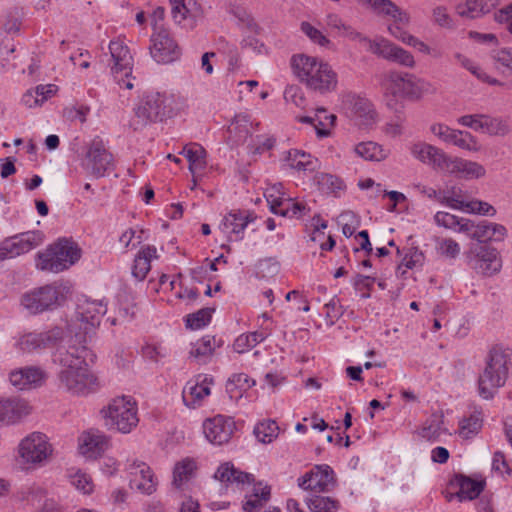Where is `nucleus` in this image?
Instances as JSON below:
<instances>
[{
	"label": "nucleus",
	"instance_id": "29",
	"mask_svg": "<svg viewBox=\"0 0 512 512\" xmlns=\"http://www.w3.org/2000/svg\"><path fill=\"white\" fill-rule=\"evenodd\" d=\"M250 221L252 218L247 212L233 210L224 216L219 227L230 240L238 241L243 239L244 230Z\"/></svg>",
	"mask_w": 512,
	"mask_h": 512
},
{
	"label": "nucleus",
	"instance_id": "61",
	"mask_svg": "<svg viewBox=\"0 0 512 512\" xmlns=\"http://www.w3.org/2000/svg\"><path fill=\"white\" fill-rule=\"evenodd\" d=\"M284 99L287 103H292L301 109H304L307 104L304 93L298 86L287 87L284 91Z\"/></svg>",
	"mask_w": 512,
	"mask_h": 512
},
{
	"label": "nucleus",
	"instance_id": "42",
	"mask_svg": "<svg viewBox=\"0 0 512 512\" xmlns=\"http://www.w3.org/2000/svg\"><path fill=\"white\" fill-rule=\"evenodd\" d=\"M268 335L269 333L263 330L241 334L235 339L233 348L239 354L245 353L263 342Z\"/></svg>",
	"mask_w": 512,
	"mask_h": 512
},
{
	"label": "nucleus",
	"instance_id": "11",
	"mask_svg": "<svg viewBox=\"0 0 512 512\" xmlns=\"http://www.w3.org/2000/svg\"><path fill=\"white\" fill-rule=\"evenodd\" d=\"M82 169L93 178H102L113 172L115 160L104 141L95 137L87 146L80 163Z\"/></svg>",
	"mask_w": 512,
	"mask_h": 512
},
{
	"label": "nucleus",
	"instance_id": "62",
	"mask_svg": "<svg viewBox=\"0 0 512 512\" xmlns=\"http://www.w3.org/2000/svg\"><path fill=\"white\" fill-rule=\"evenodd\" d=\"M466 207V213L484 216H494L496 214V209L492 205L481 200L468 201Z\"/></svg>",
	"mask_w": 512,
	"mask_h": 512
},
{
	"label": "nucleus",
	"instance_id": "17",
	"mask_svg": "<svg viewBox=\"0 0 512 512\" xmlns=\"http://www.w3.org/2000/svg\"><path fill=\"white\" fill-rule=\"evenodd\" d=\"M298 486L303 490L314 492H329L335 485V473L327 464L315 465L312 469L299 477Z\"/></svg>",
	"mask_w": 512,
	"mask_h": 512
},
{
	"label": "nucleus",
	"instance_id": "36",
	"mask_svg": "<svg viewBox=\"0 0 512 512\" xmlns=\"http://www.w3.org/2000/svg\"><path fill=\"white\" fill-rule=\"evenodd\" d=\"M491 222L481 221L475 223L472 220L467 219L461 226V232L467 234V236L473 240L478 241L477 244H485L491 239Z\"/></svg>",
	"mask_w": 512,
	"mask_h": 512
},
{
	"label": "nucleus",
	"instance_id": "50",
	"mask_svg": "<svg viewBox=\"0 0 512 512\" xmlns=\"http://www.w3.org/2000/svg\"><path fill=\"white\" fill-rule=\"evenodd\" d=\"M314 182L320 190L326 193L343 189V181L339 177L328 173L317 172L314 176Z\"/></svg>",
	"mask_w": 512,
	"mask_h": 512
},
{
	"label": "nucleus",
	"instance_id": "28",
	"mask_svg": "<svg viewBox=\"0 0 512 512\" xmlns=\"http://www.w3.org/2000/svg\"><path fill=\"white\" fill-rule=\"evenodd\" d=\"M449 485L458 490L455 493L447 495L448 501H452L454 497H457L459 501L473 500L477 498L484 489V483L482 481H476L464 475H456L450 481Z\"/></svg>",
	"mask_w": 512,
	"mask_h": 512
},
{
	"label": "nucleus",
	"instance_id": "38",
	"mask_svg": "<svg viewBox=\"0 0 512 512\" xmlns=\"http://www.w3.org/2000/svg\"><path fill=\"white\" fill-rule=\"evenodd\" d=\"M325 24L328 29L335 32L338 36L346 37L352 41L361 38L360 32L347 24L338 14H328L325 18Z\"/></svg>",
	"mask_w": 512,
	"mask_h": 512
},
{
	"label": "nucleus",
	"instance_id": "59",
	"mask_svg": "<svg viewBox=\"0 0 512 512\" xmlns=\"http://www.w3.org/2000/svg\"><path fill=\"white\" fill-rule=\"evenodd\" d=\"M325 320L327 325L333 326L344 313L343 306L337 297H333L328 303L324 305Z\"/></svg>",
	"mask_w": 512,
	"mask_h": 512
},
{
	"label": "nucleus",
	"instance_id": "54",
	"mask_svg": "<svg viewBox=\"0 0 512 512\" xmlns=\"http://www.w3.org/2000/svg\"><path fill=\"white\" fill-rule=\"evenodd\" d=\"M361 5H367L377 15L390 17L392 13L397 12V5L391 0H355Z\"/></svg>",
	"mask_w": 512,
	"mask_h": 512
},
{
	"label": "nucleus",
	"instance_id": "1",
	"mask_svg": "<svg viewBox=\"0 0 512 512\" xmlns=\"http://www.w3.org/2000/svg\"><path fill=\"white\" fill-rule=\"evenodd\" d=\"M90 354L85 346L57 348L53 352L52 361L59 366L57 379L60 389L76 396H86L96 390L97 377L87 363Z\"/></svg>",
	"mask_w": 512,
	"mask_h": 512
},
{
	"label": "nucleus",
	"instance_id": "34",
	"mask_svg": "<svg viewBox=\"0 0 512 512\" xmlns=\"http://www.w3.org/2000/svg\"><path fill=\"white\" fill-rule=\"evenodd\" d=\"M286 161L292 169L309 173L317 172L321 165L316 157L300 150L288 151Z\"/></svg>",
	"mask_w": 512,
	"mask_h": 512
},
{
	"label": "nucleus",
	"instance_id": "14",
	"mask_svg": "<svg viewBox=\"0 0 512 512\" xmlns=\"http://www.w3.org/2000/svg\"><path fill=\"white\" fill-rule=\"evenodd\" d=\"M465 257L467 265L484 276L494 275L502 267L497 249L487 244H472L465 253Z\"/></svg>",
	"mask_w": 512,
	"mask_h": 512
},
{
	"label": "nucleus",
	"instance_id": "15",
	"mask_svg": "<svg viewBox=\"0 0 512 512\" xmlns=\"http://www.w3.org/2000/svg\"><path fill=\"white\" fill-rule=\"evenodd\" d=\"M44 241L41 231H27L6 238L0 243V261L26 254Z\"/></svg>",
	"mask_w": 512,
	"mask_h": 512
},
{
	"label": "nucleus",
	"instance_id": "45",
	"mask_svg": "<svg viewBox=\"0 0 512 512\" xmlns=\"http://www.w3.org/2000/svg\"><path fill=\"white\" fill-rule=\"evenodd\" d=\"M305 502L312 512H336L340 508V502L330 496L314 495Z\"/></svg>",
	"mask_w": 512,
	"mask_h": 512
},
{
	"label": "nucleus",
	"instance_id": "19",
	"mask_svg": "<svg viewBox=\"0 0 512 512\" xmlns=\"http://www.w3.org/2000/svg\"><path fill=\"white\" fill-rule=\"evenodd\" d=\"M213 382V378L207 374H198L190 379L182 391L184 404L193 409L200 407L210 395Z\"/></svg>",
	"mask_w": 512,
	"mask_h": 512
},
{
	"label": "nucleus",
	"instance_id": "47",
	"mask_svg": "<svg viewBox=\"0 0 512 512\" xmlns=\"http://www.w3.org/2000/svg\"><path fill=\"white\" fill-rule=\"evenodd\" d=\"M215 348V339L209 335L202 337L196 341L190 350V356L200 362L206 361L210 357Z\"/></svg>",
	"mask_w": 512,
	"mask_h": 512
},
{
	"label": "nucleus",
	"instance_id": "35",
	"mask_svg": "<svg viewBox=\"0 0 512 512\" xmlns=\"http://www.w3.org/2000/svg\"><path fill=\"white\" fill-rule=\"evenodd\" d=\"M153 258H157V250L154 246L147 245L138 252L132 267V275L135 279L142 281L146 278Z\"/></svg>",
	"mask_w": 512,
	"mask_h": 512
},
{
	"label": "nucleus",
	"instance_id": "37",
	"mask_svg": "<svg viewBox=\"0 0 512 512\" xmlns=\"http://www.w3.org/2000/svg\"><path fill=\"white\" fill-rule=\"evenodd\" d=\"M335 120L336 116L333 114H328L324 108L317 110L315 118L309 116L299 118V121L302 123L313 124L319 137H326L329 135V128L334 125Z\"/></svg>",
	"mask_w": 512,
	"mask_h": 512
},
{
	"label": "nucleus",
	"instance_id": "40",
	"mask_svg": "<svg viewBox=\"0 0 512 512\" xmlns=\"http://www.w3.org/2000/svg\"><path fill=\"white\" fill-rule=\"evenodd\" d=\"M355 153L368 161H382L389 155V150L383 148L381 145L368 141L357 144L354 148Z\"/></svg>",
	"mask_w": 512,
	"mask_h": 512
},
{
	"label": "nucleus",
	"instance_id": "10",
	"mask_svg": "<svg viewBox=\"0 0 512 512\" xmlns=\"http://www.w3.org/2000/svg\"><path fill=\"white\" fill-rule=\"evenodd\" d=\"M64 332L60 327H52L46 330H34L19 335L14 347L22 354H42L48 349L60 348Z\"/></svg>",
	"mask_w": 512,
	"mask_h": 512
},
{
	"label": "nucleus",
	"instance_id": "56",
	"mask_svg": "<svg viewBox=\"0 0 512 512\" xmlns=\"http://www.w3.org/2000/svg\"><path fill=\"white\" fill-rule=\"evenodd\" d=\"M434 220L438 226L461 232V226L467 219L459 218L448 212L439 211L435 214Z\"/></svg>",
	"mask_w": 512,
	"mask_h": 512
},
{
	"label": "nucleus",
	"instance_id": "16",
	"mask_svg": "<svg viewBox=\"0 0 512 512\" xmlns=\"http://www.w3.org/2000/svg\"><path fill=\"white\" fill-rule=\"evenodd\" d=\"M150 42V55L158 64H170L181 56L178 44L164 29L153 33Z\"/></svg>",
	"mask_w": 512,
	"mask_h": 512
},
{
	"label": "nucleus",
	"instance_id": "51",
	"mask_svg": "<svg viewBox=\"0 0 512 512\" xmlns=\"http://www.w3.org/2000/svg\"><path fill=\"white\" fill-rule=\"evenodd\" d=\"M508 131L509 127L506 121L499 117H492L490 115L484 114L482 133L495 136H503L507 134Z\"/></svg>",
	"mask_w": 512,
	"mask_h": 512
},
{
	"label": "nucleus",
	"instance_id": "41",
	"mask_svg": "<svg viewBox=\"0 0 512 512\" xmlns=\"http://www.w3.org/2000/svg\"><path fill=\"white\" fill-rule=\"evenodd\" d=\"M483 426V417L481 412L474 411L468 417L459 421L458 434L463 439H470L477 435Z\"/></svg>",
	"mask_w": 512,
	"mask_h": 512
},
{
	"label": "nucleus",
	"instance_id": "2",
	"mask_svg": "<svg viewBox=\"0 0 512 512\" xmlns=\"http://www.w3.org/2000/svg\"><path fill=\"white\" fill-rule=\"evenodd\" d=\"M291 66L297 79L307 89L320 94L336 90L338 75L332 66L323 59L298 54L291 58Z\"/></svg>",
	"mask_w": 512,
	"mask_h": 512
},
{
	"label": "nucleus",
	"instance_id": "64",
	"mask_svg": "<svg viewBox=\"0 0 512 512\" xmlns=\"http://www.w3.org/2000/svg\"><path fill=\"white\" fill-rule=\"evenodd\" d=\"M301 30L305 33L314 43L319 44L320 46H327L330 41L329 39L323 35V33L317 28L313 27L308 22H303L301 24Z\"/></svg>",
	"mask_w": 512,
	"mask_h": 512
},
{
	"label": "nucleus",
	"instance_id": "32",
	"mask_svg": "<svg viewBox=\"0 0 512 512\" xmlns=\"http://www.w3.org/2000/svg\"><path fill=\"white\" fill-rule=\"evenodd\" d=\"M189 162V170L194 178L201 176L207 166L206 151L196 143L186 145L180 152Z\"/></svg>",
	"mask_w": 512,
	"mask_h": 512
},
{
	"label": "nucleus",
	"instance_id": "63",
	"mask_svg": "<svg viewBox=\"0 0 512 512\" xmlns=\"http://www.w3.org/2000/svg\"><path fill=\"white\" fill-rule=\"evenodd\" d=\"M457 13L462 17L478 18L483 15L477 0H467L457 6Z\"/></svg>",
	"mask_w": 512,
	"mask_h": 512
},
{
	"label": "nucleus",
	"instance_id": "24",
	"mask_svg": "<svg viewBox=\"0 0 512 512\" xmlns=\"http://www.w3.org/2000/svg\"><path fill=\"white\" fill-rule=\"evenodd\" d=\"M214 478L221 482L226 489L242 490L254 481V476L234 467L229 462L222 463L216 470Z\"/></svg>",
	"mask_w": 512,
	"mask_h": 512
},
{
	"label": "nucleus",
	"instance_id": "13",
	"mask_svg": "<svg viewBox=\"0 0 512 512\" xmlns=\"http://www.w3.org/2000/svg\"><path fill=\"white\" fill-rule=\"evenodd\" d=\"M109 51L113 61L111 73L114 81L120 88L131 90L135 77L132 76L133 57L129 48L122 41L112 40L109 43Z\"/></svg>",
	"mask_w": 512,
	"mask_h": 512
},
{
	"label": "nucleus",
	"instance_id": "23",
	"mask_svg": "<svg viewBox=\"0 0 512 512\" xmlns=\"http://www.w3.org/2000/svg\"><path fill=\"white\" fill-rule=\"evenodd\" d=\"M9 382L18 390H28L44 384L47 373L38 366L16 368L9 373Z\"/></svg>",
	"mask_w": 512,
	"mask_h": 512
},
{
	"label": "nucleus",
	"instance_id": "30",
	"mask_svg": "<svg viewBox=\"0 0 512 512\" xmlns=\"http://www.w3.org/2000/svg\"><path fill=\"white\" fill-rule=\"evenodd\" d=\"M259 132V123H253L250 116L238 114L228 127L231 141L237 145L247 144L250 135Z\"/></svg>",
	"mask_w": 512,
	"mask_h": 512
},
{
	"label": "nucleus",
	"instance_id": "27",
	"mask_svg": "<svg viewBox=\"0 0 512 512\" xmlns=\"http://www.w3.org/2000/svg\"><path fill=\"white\" fill-rule=\"evenodd\" d=\"M32 411L30 404L21 398L0 400V422L15 424L27 417Z\"/></svg>",
	"mask_w": 512,
	"mask_h": 512
},
{
	"label": "nucleus",
	"instance_id": "20",
	"mask_svg": "<svg viewBox=\"0 0 512 512\" xmlns=\"http://www.w3.org/2000/svg\"><path fill=\"white\" fill-rule=\"evenodd\" d=\"M127 470L131 476L132 488L146 495H151L156 491L158 481L148 464L134 459L127 464Z\"/></svg>",
	"mask_w": 512,
	"mask_h": 512
},
{
	"label": "nucleus",
	"instance_id": "21",
	"mask_svg": "<svg viewBox=\"0 0 512 512\" xmlns=\"http://www.w3.org/2000/svg\"><path fill=\"white\" fill-rule=\"evenodd\" d=\"M430 132L446 144L468 151L477 150V142L474 136L467 131L452 129L443 123H434L430 126Z\"/></svg>",
	"mask_w": 512,
	"mask_h": 512
},
{
	"label": "nucleus",
	"instance_id": "3",
	"mask_svg": "<svg viewBox=\"0 0 512 512\" xmlns=\"http://www.w3.org/2000/svg\"><path fill=\"white\" fill-rule=\"evenodd\" d=\"M512 370V350L494 345L488 351L478 376V392L483 399H492L503 387Z\"/></svg>",
	"mask_w": 512,
	"mask_h": 512
},
{
	"label": "nucleus",
	"instance_id": "22",
	"mask_svg": "<svg viewBox=\"0 0 512 512\" xmlns=\"http://www.w3.org/2000/svg\"><path fill=\"white\" fill-rule=\"evenodd\" d=\"M235 423L232 418L217 415L203 423V432L206 439L215 445L227 443L234 431Z\"/></svg>",
	"mask_w": 512,
	"mask_h": 512
},
{
	"label": "nucleus",
	"instance_id": "5",
	"mask_svg": "<svg viewBox=\"0 0 512 512\" xmlns=\"http://www.w3.org/2000/svg\"><path fill=\"white\" fill-rule=\"evenodd\" d=\"M80 256V249L74 242L62 239L36 254L35 267L40 271L59 273L74 265Z\"/></svg>",
	"mask_w": 512,
	"mask_h": 512
},
{
	"label": "nucleus",
	"instance_id": "39",
	"mask_svg": "<svg viewBox=\"0 0 512 512\" xmlns=\"http://www.w3.org/2000/svg\"><path fill=\"white\" fill-rule=\"evenodd\" d=\"M445 432L446 429L444 428L443 416L433 414L423 424L419 431V435L427 441L436 442Z\"/></svg>",
	"mask_w": 512,
	"mask_h": 512
},
{
	"label": "nucleus",
	"instance_id": "8",
	"mask_svg": "<svg viewBox=\"0 0 512 512\" xmlns=\"http://www.w3.org/2000/svg\"><path fill=\"white\" fill-rule=\"evenodd\" d=\"M53 445L42 432H31L18 444L17 452L22 464L38 468L46 465L53 456Z\"/></svg>",
	"mask_w": 512,
	"mask_h": 512
},
{
	"label": "nucleus",
	"instance_id": "31",
	"mask_svg": "<svg viewBox=\"0 0 512 512\" xmlns=\"http://www.w3.org/2000/svg\"><path fill=\"white\" fill-rule=\"evenodd\" d=\"M444 172L465 179H478L485 175L486 170L481 164L461 158L448 157Z\"/></svg>",
	"mask_w": 512,
	"mask_h": 512
},
{
	"label": "nucleus",
	"instance_id": "52",
	"mask_svg": "<svg viewBox=\"0 0 512 512\" xmlns=\"http://www.w3.org/2000/svg\"><path fill=\"white\" fill-rule=\"evenodd\" d=\"M282 185H275L268 189L265 193V198L269 204L272 213L280 215L284 207L285 201L288 199L284 193L280 191Z\"/></svg>",
	"mask_w": 512,
	"mask_h": 512
},
{
	"label": "nucleus",
	"instance_id": "33",
	"mask_svg": "<svg viewBox=\"0 0 512 512\" xmlns=\"http://www.w3.org/2000/svg\"><path fill=\"white\" fill-rule=\"evenodd\" d=\"M270 497V486L258 482L253 486L252 494L245 496L242 509L244 512H259L270 500Z\"/></svg>",
	"mask_w": 512,
	"mask_h": 512
},
{
	"label": "nucleus",
	"instance_id": "48",
	"mask_svg": "<svg viewBox=\"0 0 512 512\" xmlns=\"http://www.w3.org/2000/svg\"><path fill=\"white\" fill-rule=\"evenodd\" d=\"M275 139L268 134L253 133L247 143V150L250 154H262L273 148Z\"/></svg>",
	"mask_w": 512,
	"mask_h": 512
},
{
	"label": "nucleus",
	"instance_id": "49",
	"mask_svg": "<svg viewBox=\"0 0 512 512\" xmlns=\"http://www.w3.org/2000/svg\"><path fill=\"white\" fill-rule=\"evenodd\" d=\"M256 438L262 443H271L279 434V427L274 420H265L254 428Z\"/></svg>",
	"mask_w": 512,
	"mask_h": 512
},
{
	"label": "nucleus",
	"instance_id": "9",
	"mask_svg": "<svg viewBox=\"0 0 512 512\" xmlns=\"http://www.w3.org/2000/svg\"><path fill=\"white\" fill-rule=\"evenodd\" d=\"M65 300V287L48 284L34 288L21 297V305L30 314L37 315L57 308Z\"/></svg>",
	"mask_w": 512,
	"mask_h": 512
},
{
	"label": "nucleus",
	"instance_id": "6",
	"mask_svg": "<svg viewBox=\"0 0 512 512\" xmlns=\"http://www.w3.org/2000/svg\"><path fill=\"white\" fill-rule=\"evenodd\" d=\"M174 98L172 95L160 92H149L135 108V117L131 122L134 130L148 123L162 121L171 117L174 112Z\"/></svg>",
	"mask_w": 512,
	"mask_h": 512
},
{
	"label": "nucleus",
	"instance_id": "25",
	"mask_svg": "<svg viewBox=\"0 0 512 512\" xmlns=\"http://www.w3.org/2000/svg\"><path fill=\"white\" fill-rule=\"evenodd\" d=\"M411 155L423 164L432 166L434 169L445 170L448 155L441 149L425 142L414 143L410 147Z\"/></svg>",
	"mask_w": 512,
	"mask_h": 512
},
{
	"label": "nucleus",
	"instance_id": "4",
	"mask_svg": "<svg viewBox=\"0 0 512 512\" xmlns=\"http://www.w3.org/2000/svg\"><path fill=\"white\" fill-rule=\"evenodd\" d=\"M381 86L386 96L414 102L435 92L433 84L426 79L399 71L387 73L382 79Z\"/></svg>",
	"mask_w": 512,
	"mask_h": 512
},
{
	"label": "nucleus",
	"instance_id": "18",
	"mask_svg": "<svg viewBox=\"0 0 512 512\" xmlns=\"http://www.w3.org/2000/svg\"><path fill=\"white\" fill-rule=\"evenodd\" d=\"M107 312V305L102 300H92L85 296L78 299L76 319L80 322V329L85 334L90 333L100 324L102 317Z\"/></svg>",
	"mask_w": 512,
	"mask_h": 512
},
{
	"label": "nucleus",
	"instance_id": "60",
	"mask_svg": "<svg viewBox=\"0 0 512 512\" xmlns=\"http://www.w3.org/2000/svg\"><path fill=\"white\" fill-rule=\"evenodd\" d=\"M433 22L445 29H452L454 27L453 19L451 18L448 10L444 6H436L432 10Z\"/></svg>",
	"mask_w": 512,
	"mask_h": 512
},
{
	"label": "nucleus",
	"instance_id": "53",
	"mask_svg": "<svg viewBox=\"0 0 512 512\" xmlns=\"http://www.w3.org/2000/svg\"><path fill=\"white\" fill-rule=\"evenodd\" d=\"M214 309L202 308L195 313L189 314L186 318V327L198 330L208 325L212 318Z\"/></svg>",
	"mask_w": 512,
	"mask_h": 512
},
{
	"label": "nucleus",
	"instance_id": "46",
	"mask_svg": "<svg viewBox=\"0 0 512 512\" xmlns=\"http://www.w3.org/2000/svg\"><path fill=\"white\" fill-rule=\"evenodd\" d=\"M255 385V381L251 380L245 373L233 374L227 381L226 390L231 397H240L242 393Z\"/></svg>",
	"mask_w": 512,
	"mask_h": 512
},
{
	"label": "nucleus",
	"instance_id": "58",
	"mask_svg": "<svg viewBox=\"0 0 512 512\" xmlns=\"http://www.w3.org/2000/svg\"><path fill=\"white\" fill-rule=\"evenodd\" d=\"M310 209L302 202H295L291 198L285 201L281 216L300 219L308 214Z\"/></svg>",
	"mask_w": 512,
	"mask_h": 512
},
{
	"label": "nucleus",
	"instance_id": "44",
	"mask_svg": "<svg viewBox=\"0 0 512 512\" xmlns=\"http://www.w3.org/2000/svg\"><path fill=\"white\" fill-rule=\"evenodd\" d=\"M350 103L351 111L357 118L361 119L363 124H370L374 120L376 113L368 99L353 96Z\"/></svg>",
	"mask_w": 512,
	"mask_h": 512
},
{
	"label": "nucleus",
	"instance_id": "43",
	"mask_svg": "<svg viewBox=\"0 0 512 512\" xmlns=\"http://www.w3.org/2000/svg\"><path fill=\"white\" fill-rule=\"evenodd\" d=\"M196 469V463L191 458H184L175 464L173 470V485L181 488L191 479Z\"/></svg>",
	"mask_w": 512,
	"mask_h": 512
},
{
	"label": "nucleus",
	"instance_id": "7",
	"mask_svg": "<svg viewBox=\"0 0 512 512\" xmlns=\"http://www.w3.org/2000/svg\"><path fill=\"white\" fill-rule=\"evenodd\" d=\"M136 402L129 396L117 397L101 410L105 425L121 433H130L138 424Z\"/></svg>",
	"mask_w": 512,
	"mask_h": 512
},
{
	"label": "nucleus",
	"instance_id": "26",
	"mask_svg": "<svg viewBox=\"0 0 512 512\" xmlns=\"http://www.w3.org/2000/svg\"><path fill=\"white\" fill-rule=\"evenodd\" d=\"M109 447V439L99 431H87L78 438V451L86 459L100 457Z\"/></svg>",
	"mask_w": 512,
	"mask_h": 512
},
{
	"label": "nucleus",
	"instance_id": "55",
	"mask_svg": "<svg viewBox=\"0 0 512 512\" xmlns=\"http://www.w3.org/2000/svg\"><path fill=\"white\" fill-rule=\"evenodd\" d=\"M436 251L447 259H455L459 256L461 248L459 243L452 238H438L436 240Z\"/></svg>",
	"mask_w": 512,
	"mask_h": 512
},
{
	"label": "nucleus",
	"instance_id": "12",
	"mask_svg": "<svg viewBox=\"0 0 512 512\" xmlns=\"http://www.w3.org/2000/svg\"><path fill=\"white\" fill-rule=\"evenodd\" d=\"M360 37L356 41L364 43L367 46V51L373 55L406 68L412 69L416 66L413 54L389 39L383 36H376L371 39L362 33H360Z\"/></svg>",
	"mask_w": 512,
	"mask_h": 512
},
{
	"label": "nucleus",
	"instance_id": "57",
	"mask_svg": "<svg viewBox=\"0 0 512 512\" xmlns=\"http://www.w3.org/2000/svg\"><path fill=\"white\" fill-rule=\"evenodd\" d=\"M70 483L83 494H90L94 489L91 477L80 470L70 474Z\"/></svg>",
	"mask_w": 512,
	"mask_h": 512
}]
</instances>
